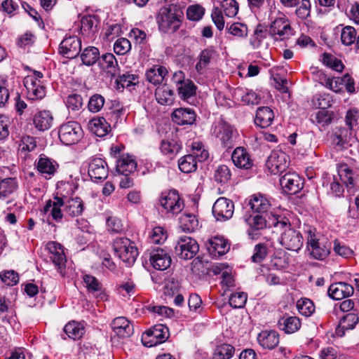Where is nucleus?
<instances>
[{
    "label": "nucleus",
    "mask_w": 359,
    "mask_h": 359,
    "mask_svg": "<svg viewBox=\"0 0 359 359\" xmlns=\"http://www.w3.org/2000/svg\"><path fill=\"white\" fill-rule=\"evenodd\" d=\"M156 100L160 104L170 105L175 100L174 92L167 85L158 86L155 90Z\"/></svg>",
    "instance_id": "obj_32"
},
{
    "label": "nucleus",
    "mask_w": 359,
    "mask_h": 359,
    "mask_svg": "<svg viewBox=\"0 0 359 359\" xmlns=\"http://www.w3.org/2000/svg\"><path fill=\"white\" fill-rule=\"evenodd\" d=\"M223 11L227 17H234L238 11V4L235 0H223L221 3Z\"/></svg>",
    "instance_id": "obj_58"
},
{
    "label": "nucleus",
    "mask_w": 359,
    "mask_h": 359,
    "mask_svg": "<svg viewBox=\"0 0 359 359\" xmlns=\"http://www.w3.org/2000/svg\"><path fill=\"white\" fill-rule=\"evenodd\" d=\"M199 249L197 242L191 237L182 236L177 241L175 250L176 255L183 259H191Z\"/></svg>",
    "instance_id": "obj_9"
},
{
    "label": "nucleus",
    "mask_w": 359,
    "mask_h": 359,
    "mask_svg": "<svg viewBox=\"0 0 359 359\" xmlns=\"http://www.w3.org/2000/svg\"><path fill=\"white\" fill-rule=\"evenodd\" d=\"M65 198V209L64 211L67 216L74 217L81 215L85 208L84 202L78 196L74 198Z\"/></svg>",
    "instance_id": "obj_26"
},
{
    "label": "nucleus",
    "mask_w": 359,
    "mask_h": 359,
    "mask_svg": "<svg viewBox=\"0 0 359 359\" xmlns=\"http://www.w3.org/2000/svg\"><path fill=\"white\" fill-rule=\"evenodd\" d=\"M269 32L276 40H284L292 35V29L283 14L271 22Z\"/></svg>",
    "instance_id": "obj_10"
},
{
    "label": "nucleus",
    "mask_w": 359,
    "mask_h": 359,
    "mask_svg": "<svg viewBox=\"0 0 359 359\" xmlns=\"http://www.w3.org/2000/svg\"><path fill=\"white\" fill-rule=\"evenodd\" d=\"M131 48L130 41L126 38H120L116 41L114 45V52L120 55L126 54Z\"/></svg>",
    "instance_id": "obj_61"
},
{
    "label": "nucleus",
    "mask_w": 359,
    "mask_h": 359,
    "mask_svg": "<svg viewBox=\"0 0 359 359\" xmlns=\"http://www.w3.org/2000/svg\"><path fill=\"white\" fill-rule=\"evenodd\" d=\"M106 163L103 158H93L89 163L88 172L91 178L95 180L105 179L107 176Z\"/></svg>",
    "instance_id": "obj_28"
},
{
    "label": "nucleus",
    "mask_w": 359,
    "mask_h": 359,
    "mask_svg": "<svg viewBox=\"0 0 359 359\" xmlns=\"http://www.w3.org/2000/svg\"><path fill=\"white\" fill-rule=\"evenodd\" d=\"M359 322V317L355 313H348L341 318L335 330V334L342 337L346 330H353Z\"/></svg>",
    "instance_id": "obj_23"
},
{
    "label": "nucleus",
    "mask_w": 359,
    "mask_h": 359,
    "mask_svg": "<svg viewBox=\"0 0 359 359\" xmlns=\"http://www.w3.org/2000/svg\"><path fill=\"white\" fill-rule=\"evenodd\" d=\"M191 154L183 157H209V151L201 142H194L190 145Z\"/></svg>",
    "instance_id": "obj_52"
},
{
    "label": "nucleus",
    "mask_w": 359,
    "mask_h": 359,
    "mask_svg": "<svg viewBox=\"0 0 359 359\" xmlns=\"http://www.w3.org/2000/svg\"><path fill=\"white\" fill-rule=\"evenodd\" d=\"M35 149H36V144L33 137L24 136L22 137L18 147L20 155L27 156L28 152L33 151Z\"/></svg>",
    "instance_id": "obj_48"
},
{
    "label": "nucleus",
    "mask_w": 359,
    "mask_h": 359,
    "mask_svg": "<svg viewBox=\"0 0 359 359\" xmlns=\"http://www.w3.org/2000/svg\"><path fill=\"white\" fill-rule=\"evenodd\" d=\"M297 308L299 313L306 317L311 316L315 312L313 302L308 298H301L297 302Z\"/></svg>",
    "instance_id": "obj_45"
},
{
    "label": "nucleus",
    "mask_w": 359,
    "mask_h": 359,
    "mask_svg": "<svg viewBox=\"0 0 359 359\" xmlns=\"http://www.w3.org/2000/svg\"><path fill=\"white\" fill-rule=\"evenodd\" d=\"M65 205V198L63 197L55 196L53 201L48 200L43 208V212L47 213L50 212L53 219L56 222H60L62 219L63 214L61 207Z\"/></svg>",
    "instance_id": "obj_25"
},
{
    "label": "nucleus",
    "mask_w": 359,
    "mask_h": 359,
    "mask_svg": "<svg viewBox=\"0 0 359 359\" xmlns=\"http://www.w3.org/2000/svg\"><path fill=\"white\" fill-rule=\"evenodd\" d=\"M35 127L41 131L48 130L53 125V116L48 110H42L34 116L33 118Z\"/></svg>",
    "instance_id": "obj_29"
},
{
    "label": "nucleus",
    "mask_w": 359,
    "mask_h": 359,
    "mask_svg": "<svg viewBox=\"0 0 359 359\" xmlns=\"http://www.w3.org/2000/svg\"><path fill=\"white\" fill-rule=\"evenodd\" d=\"M150 241L154 244H160L167 238V233L161 226H156L152 229L149 236Z\"/></svg>",
    "instance_id": "obj_62"
},
{
    "label": "nucleus",
    "mask_w": 359,
    "mask_h": 359,
    "mask_svg": "<svg viewBox=\"0 0 359 359\" xmlns=\"http://www.w3.org/2000/svg\"><path fill=\"white\" fill-rule=\"evenodd\" d=\"M83 279L88 292H98L102 290V284L95 277L86 274Z\"/></svg>",
    "instance_id": "obj_63"
},
{
    "label": "nucleus",
    "mask_w": 359,
    "mask_h": 359,
    "mask_svg": "<svg viewBox=\"0 0 359 359\" xmlns=\"http://www.w3.org/2000/svg\"><path fill=\"white\" fill-rule=\"evenodd\" d=\"M179 225L182 231L191 233L198 228V220L194 214L184 212L179 217Z\"/></svg>",
    "instance_id": "obj_31"
},
{
    "label": "nucleus",
    "mask_w": 359,
    "mask_h": 359,
    "mask_svg": "<svg viewBox=\"0 0 359 359\" xmlns=\"http://www.w3.org/2000/svg\"><path fill=\"white\" fill-rule=\"evenodd\" d=\"M99 56V50L94 46H89L83 50L81 58L84 65L90 66L97 62Z\"/></svg>",
    "instance_id": "obj_44"
},
{
    "label": "nucleus",
    "mask_w": 359,
    "mask_h": 359,
    "mask_svg": "<svg viewBox=\"0 0 359 359\" xmlns=\"http://www.w3.org/2000/svg\"><path fill=\"white\" fill-rule=\"evenodd\" d=\"M46 250L48 251L50 259L58 269L65 266L67 259L63 246L57 242L50 241L46 244Z\"/></svg>",
    "instance_id": "obj_17"
},
{
    "label": "nucleus",
    "mask_w": 359,
    "mask_h": 359,
    "mask_svg": "<svg viewBox=\"0 0 359 359\" xmlns=\"http://www.w3.org/2000/svg\"><path fill=\"white\" fill-rule=\"evenodd\" d=\"M43 74L39 71H34L33 75L25 78L24 85L27 89V95L29 100H38L43 98L46 93V86L42 80Z\"/></svg>",
    "instance_id": "obj_4"
},
{
    "label": "nucleus",
    "mask_w": 359,
    "mask_h": 359,
    "mask_svg": "<svg viewBox=\"0 0 359 359\" xmlns=\"http://www.w3.org/2000/svg\"><path fill=\"white\" fill-rule=\"evenodd\" d=\"M116 167L118 172L128 176L135 170L137 163L133 158H117Z\"/></svg>",
    "instance_id": "obj_42"
},
{
    "label": "nucleus",
    "mask_w": 359,
    "mask_h": 359,
    "mask_svg": "<svg viewBox=\"0 0 359 359\" xmlns=\"http://www.w3.org/2000/svg\"><path fill=\"white\" fill-rule=\"evenodd\" d=\"M169 336L168 327L164 325L158 324L142 334V341L145 346L152 347L165 342Z\"/></svg>",
    "instance_id": "obj_6"
},
{
    "label": "nucleus",
    "mask_w": 359,
    "mask_h": 359,
    "mask_svg": "<svg viewBox=\"0 0 359 359\" xmlns=\"http://www.w3.org/2000/svg\"><path fill=\"white\" fill-rule=\"evenodd\" d=\"M36 168L40 173L50 176L55 172L58 164L51 158H39Z\"/></svg>",
    "instance_id": "obj_40"
},
{
    "label": "nucleus",
    "mask_w": 359,
    "mask_h": 359,
    "mask_svg": "<svg viewBox=\"0 0 359 359\" xmlns=\"http://www.w3.org/2000/svg\"><path fill=\"white\" fill-rule=\"evenodd\" d=\"M182 8L177 4H169L161 7L156 15V22L160 31L167 33L175 32L183 18Z\"/></svg>",
    "instance_id": "obj_2"
},
{
    "label": "nucleus",
    "mask_w": 359,
    "mask_h": 359,
    "mask_svg": "<svg viewBox=\"0 0 359 359\" xmlns=\"http://www.w3.org/2000/svg\"><path fill=\"white\" fill-rule=\"evenodd\" d=\"M333 250L337 255L344 258H349L353 255V251L338 240L334 241Z\"/></svg>",
    "instance_id": "obj_64"
},
{
    "label": "nucleus",
    "mask_w": 359,
    "mask_h": 359,
    "mask_svg": "<svg viewBox=\"0 0 359 359\" xmlns=\"http://www.w3.org/2000/svg\"><path fill=\"white\" fill-rule=\"evenodd\" d=\"M265 165L271 174L277 175L285 171L289 166V163L286 158H267Z\"/></svg>",
    "instance_id": "obj_37"
},
{
    "label": "nucleus",
    "mask_w": 359,
    "mask_h": 359,
    "mask_svg": "<svg viewBox=\"0 0 359 359\" xmlns=\"http://www.w3.org/2000/svg\"><path fill=\"white\" fill-rule=\"evenodd\" d=\"M357 36L355 29L351 26H346L341 29V41L345 46H351L356 42Z\"/></svg>",
    "instance_id": "obj_50"
},
{
    "label": "nucleus",
    "mask_w": 359,
    "mask_h": 359,
    "mask_svg": "<svg viewBox=\"0 0 359 359\" xmlns=\"http://www.w3.org/2000/svg\"><path fill=\"white\" fill-rule=\"evenodd\" d=\"M301 326V320L297 316H290L287 313L278 320V328L288 334L297 332Z\"/></svg>",
    "instance_id": "obj_22"
},
{
    "label": "nucleus",
    "mask_w": 359,
    "mask_h": 359,
    "mask_svg": "<svg viewBox=\"0 0 359 359\" xmlns=\"http://www.w3.org/2000/svg\"><path fill=\"white\" fill-rule=\"evenodd\" d=\"M234 353V347L230 344H223L214 350L212 359H229Z\"/></svg>",
    "instance_id": "obj_46"
},
{
    "label": "nucleus",
    "mask_w": 359,
    "mask_h": 359,
    "mask_svg": "<svg viewBox=\"0 0 359 359\" xmlns=\"http://www.w3.org/2000/svg\"><path fill=\"white\" fill-rule=\"evenodd\" d=\"M269 225L284 229L281 233L279 243L286 250L298 252L304 244L302 233L291 227L288 218L283 215H272L269 218Z\"/></svg>",
    "instance_id": "obj_1"
},
{
    "label": "nucleus",
    "mask_w": 359,
    "mask_h": 359,
    "mask_svg": "<svg viewBox=\"0 0 359 359\" xmlns=\"http://www.w3.org/2000/svg\"><path fill=\"white\" fill-rule=\"evenodd\" d=\"M273 118V111L269 107H261L257 110L255 123L260 128H265L271 126Z\"/></svg>",
    "instance_id": "obj_30"
},
{
    "label": "nucleus",
    "mask_w": 359,
    "mask_h": 359,
    "mask_svg": "<svg viewBox=\"0 0 359 359\" xmlns=\"http://www.w3.org/2000/svg\"><path fill=\"white\" fill-rule=\"evenodd\" d=\"M280 184L287 194H297L304 186L303 180L295 172H287L280 179Z\"/></svg>",
    "instance_id": "obj_13"
},
{
    "label": "nucleus",
    "mask_w": 359,
    "mask_h": 359,
    "mask_svg": "<svg viewBox=\"0 0 359 359\" xmlns=\"http://www.w3.org/2000/svg\"><path fill=\"white\" fill-rule=\"evenodd\" d=\"M172 121L177 125H191L196 120V114L193 109L180 108L172 114Z\"/></svg>",
    "instance_id": "obj_27"
},
{
    "label": "nucleus",
    "mask_w": 359,
    "mask_h": 359,
    "mask_svg": "<svg viewBox=\"0 0 359 359\" xmlns=\"http://www.w3.org/2000/svg\"><path fill=\"white\" fill-rule=\"evenodd\" d=\"M257 339L264 349L272 350L278 346L280 335L276 330H264L258 334Z\"/></svg>",
    "instance_id": "obj_20"
},
{
    "label": "nucleus",
    "mask_w": 359,
    "mask_h": 359,
    "mask_svg": "<svg viewBox=\"0 0 359 359\" xmlns=\"http://www.w3.org/2000/svg\"><path fill=\"white\" fill-rule=\"evenodd\" d=\"M215 55L213 49L207 48L203 50L199 57V61L196 65V69L198 72H201L202 70L210 63L211 58Z\"/></svg>",
    "instance_id": "obj_53"
},
{
    "label": "nucleus",
    "mask_w": 359,
    "mask_h": 359,
    "mask_svg": "<svg viewBox=\"0 0 359 359\" xmlns=\"http://www.w3.org/2000/svg\"><path fill=\"white\" fill-rule=\"evenodd\" d=\"M268 255V248L264 243H258L255 246L253 255L251 257L252 262L255 263H261Z\"/></svg>",
    "instance_id": "obj_55"
},
{
    "label": "nucleus",
    "mask_w": 359,
    "mask_h": 359,
    "mask_svg": "<svg viewBox=\"0 0 359 359\" xmlns=\"http://www.w3.org/2000/svg\"><path fill=\"white\" fill-rule=\"evenodd\" d=\"M214 177L217 182L225 184L230 180L231 173L228 166L222 165L215 170Z\"/></svg>",
    "instance_id": "obj_54"
},
{
    "label": "nucleus",
    "mask_w": 359,
    "mask_h": 359,
    "mask_svg": "<svg viewBox=\"0 0 359 359\" xmlns=\"http://www.w3.org/2000/svg\"><path fill=\"white\" fill-rule=\"evenodd\" d=\"M206 248L213 257H219L226 254L230 249L228 241L219 236L210 238L206 243Z\"/></svg>",
    "instance_id": "obj_18"
},
{
    "label": "nucleus",
    "mask_w": 359,
    "mask_h": 359,
    "mask_svg": "<svg viewBox=\"0 0 359 359\" xmlns=\"http://www.w3.org/2000/svg\"><path fill=\"white\" fill-rule=\"evenodd\" d=\"M159 201L161 205L167 212L173 215L180 212L184 206V201L178 191L174 189L163 193Z\"/></svg>",
    "instance_id": "obj_8"
},
{
    "label": "nucleus",
    "mask_w": 359,
    "mask_h": 359,
    "mask_svg": "<svg viewBox=\"0 0 359 359\" xmlns=\"http://www.w3.org/2000/svg\"><path fill=\"white\" fill-rule=\"evenodd\" d=\"M196 88L191 80L187 79L185 83L177 87V92L180 98L186 100L196 95Z\"/></svg>",
    "instance_id": "obj_43"
},
{
    "label": "nucleus",
    "mask_w": 359,
    "mask_h": 359,
    "mask_svg": "<svg viewBox=\"0 0 359 359\" xmlns=\"http://www.w3.org/2000/svg\"><path fill=\"white\" fill-rule=\"evenodd\" d=\"M81 50V41L75 36L66 37L60 44V53L67 58H75Z\"/></svg>",
    "instance_id": "obj_14"
},
{
    "label": "nucleus",
    "mask_w": 359,
    "mask_h": 359,
    "mask_svg": "<svg viewBox=\"0 0 359 359\" xmlns=\"http://www.w3.org/2000/svg\"><path fill=\"white\" fill-rule=\"evenodd\" d=\"M18 188L16 178L7 177L0 180V198H6Z\"/></svg>",
    "instance_id": "obj_36"
},
{
    "label": "nucleus",
    "mask_w": 359,
    "mask_h": 359,
    "mask_svg": "<svg viewBox=\"0 0 359 359\" xmlns=\"http://www.w3.org/2000/svg\"><path fill=\"white\" fill-rule=\"evenodd\" d=\"M229 34L237 37H245L248 35V27L245 25L240 22H234L227 27Z\"/></svg>",
    "instance_id": "obj_60"
},
{
    "label": "nucleus",
    "mask_w": 359,
    "mask_h": 359,
    "mask_svg": "<svg viewBox=\"0 0 359 359\" xmlns=\"http://www.w3.org/2000/svg\"><path fill=\"white\" fill-rule=\"evenodd\" d=\"M354 137V133L346 128H337L331 136L332 144L336 150L346 149L348 142Z\"/></svg>",
    "instance_id": "obj_16"
},
{
    "label": "nucleus",
    "mask_w": 359,
    "mask_h": 359,
    "mask_svg": "<svg viewBox=\"0 0 359 359\" xmlns=\"http://www.w3.org/2000/svg\"><path fill=\"white\" fill-rule=\"evenodd\" d=\"M112 246L115 255L120 259L128 265L134 264L138 256V250L134 242L127 238H117L114 241Z\"/></svg>",
    "instance_id": "obj_3"
},
{
    "label": "nucleus",
    "mask_w": 359,
    "mask_h": 359,
    "mask_svg": "<svg viewBox=\"0 0 359 359\" xmlns=\"http://www.w3.org/2000/svg\"><path fill=\"white\" fill-rule=\"evenodd\" d=\"M151 265L156 270L164 271L168 269L172 263L170 254L162 248H155L150 252Z\"/></svg>",
    "instance_id": "obj_15"
},
{
    "label": "nucleus",
    "mask_w": 359,
    "mask_h": 359,
    "mask_svg": "<svg viewBox=\"0 0 359 359\" xmlns=\"http://www.w3.org/2000/svg\"><path fill=\"white\" fill-rule=\"evenodd\" d=\"M339 175L341 180L346 184L348 189H353L355 187V180L352 170L346 165H341L339 168Z\"/></svg>",
    "instance_id": "obj_47"
},
{
    "label": "nucleus",
    "mask_w": 359,
    "mask_h": 359,
    "mask_svg": "<svg viewBox=\"0 0 359 359\" xmlns=\"http://www.w3.org/2000/svg\"><path fill=\"white\" fill-rule=\"evenodd\" d=\"M322 62L325 66L338 72H342L344 68L341 60L329 53H323Z\"/></svg>",
    "instance_id": "obj_49"
},
{
    "label": "nucleus",
    "mask_w": 359,
    "mask_h": 359,
    "mask_svg": "<svg viewBox=\"0 0 359 359\" xmlns=\"http://www.w3.org/2000/svg\"><path fill=\"white\" fill-rule=\"evenodd\" d=\"M205 13V8L198 4L191 5L187 8V17L192 21L200 20Z\"/></svg>",
    "instance_id": "obj_57"
},
{
    "label": "nucleus",
    "mask_w": 359,
    "mask_h": 359,
    "mask_svg": "<svg viewBox=\"0 0 359 359\" xmlns=\"http://www.w3.org/2000/svg\"><path fill=\"white\" fill-rule=\"evenodd\" d=\"M248 299V295L245 292H238L231 294L229 297V304L234 309L243 308Z\"/></svg>",
    "instance_id": "obj_56"
},
{
    "label": "nucleus",
    "mask_w": 359,
    "mask_h": 359,
    "mask_svg": "<svg viewBox=\"0 0 359 359\" xmlns=\"http://www.w3.org/2000/svg\"><path fill=\"white\" fill-rule=\"evenodd\" d=\"M64 332L69 338L77 340L80 339L83 336L85 327L81 323L72 321L65 325Z\"/></svg>",
    "instance_id": "obj_35"
},
{
    "label": "nucleus",
    "mask_w": 359,
    "mask_h": 359,
    "mask_svg": "<svg viewBox=\"0 0 359 359\" xmlns=\"http://www.w3.org/2000/svg\"><path fill=\"white\" fill-rule=\"evenodd\" d=\"M180 170L184 173L194 172L197 169L196 158H180L178 161Z\"/></svg>",
    "instance_id": "obj_59"
},
{
    "label": "nucleus",
    "mask_w": 359,
    "mask_h": 359,
    "mask_svg": "<svg viewBox=\"0 0 359 359\" xmlns=\"http://www.w3.org/2000/svg\"><path fill=\"white\" fill-rule=\"evenodd\" d=\"M320 83L327 88L339 93L341 90V79L340 77H327L323 72L319 73Z\"/></svg>",
    "instance_id": "obj_41"
},
{
    "label": "nucleus",
    "mask_w": 359,
    "mask_h": 359,
    "mask_svg": "<svg viewBox=\"0 0 359 359\" xmlns=\"http://www.w3.org/2000/svg\"><path fill=\"white\" fill-rule=\"evenodd\" d=\"M251 209L257 212H266L271 206L269 200L260 194H254L249 201Z\"/></svg>",
    "instance_id": "obj_34"
},
{
    "label": "nucleus",
    "mask_w": 359,
    "mask_h": 359,
    "mask_svg": "<svg viewBox=\"0 0 359 359\" xmlns=\"http://www.w3.org/2000/svg\"><path fill=\"white\" fill-rule=\"evenodd\" d=\"M167 69L163 66H154L147 71V79L151 83L156 85L161 83L166 74Z\"/></svg>",
    "instance_id": "obj_39"
},
{
    "label": "nucleus",
    "mask_w": 359,
    "mask_h": 359,
    "mask_svg": "<svg viewBox=\"0 0 359 359\" xmlns=\"http://www.w3.org/2000/svg\"><path fill=\"white\" fill-rule=\"evenodd\" d=\"M267 222L263 215H255L250 222V229L248 230L249 236L253 238L255 235V231L261 230L266 226Z\"/></svg>",
    "instance_id": "obj_51"
},
{
    "label": "nucleus",
    "mask_w": 359,
    "mask_h": 359,
    "mask_svg": "<svg viewBox=\"0 0 359 359\" xmlns=\"http://www.w3.org/2000/svg\"><path fill=\"white\" fill-rule=\"evenodd\" d=\"M100 64L102 69L111 78H115L120 74L118 62L112 53L104 54Z\"/></svg>",
    "instance_id": "obj_24"
},
{
    "label": "nucleus",
    "mask_w": 359,
    "mask_h": 359,
    "mask_svg": "<svg viewBox=\"0 0 359 359\" xmlns=\"http://www.w3.org/2000/svg\"><path fill=\"white\" fill-rule=\"evenodd\" d=\"M213 133L217 138L219 139L222 145L227 148V154L224 153L225 156L229 154L228 150L232 147L233 136L234 130L231 126L227 123L220 120L217 122L214 126Z\"/></svg>",
    "instance_id": "obj_12"
},
{
    "label": "nucleus",
    "mask_w": 359,
    "mask_h": 359,
    "mask_svg": "<svg viewBox=\"0 0 359 359\" xmlns=\"http://www.w3.org/2000/svg\"><path fill=\"white\" fill-rule=\"evenodd\" d=\"M353 287L344 282H338L332 284L328 288V294L331 298L335 300H341L353 294Z\"/></svg>",
    "instance_id": "obj_21"
},
{
    "label": "nucleus",
    "mask_w": 359,
    "mask_h": 359,
    "mask_svg": "<svg viewBox=\"0 0 359 359\" xmlns=\"http://www.w3.org/2000/svg\"><path fill=\"white\" fill-rule=\"evenodd\" d=\"M90 128L98 137H104L110 131V126L103 117L92 119Z\"/></svg>",
    "instance_id": "obj_38"
},
{
    "label": "nucleus",
    "mask_w": 359,
    "mask_h": 359,
    "mask_svg": "<svg viewBox=\"0 0 359 359\" xmlns=\"http://www.w3.org/2000/svg\"><path fill=\"white\" fill-rule=\"evenodd\" d=\"M234 212L233 201L224 197L219 198L212 206V214L217 221H226Z\"/></svg>",
    "instance_id": "obj_11"
},
{
    "label": "nucleus",
    "mask_w": 359,
    "mask_h": 359,
    "mask_svg": "<svg viewBox=\"0 0 359 359\" xmlns=\"http://www.w3.org/2000/svg\"><path fill=\"white\" fill-rule=\"evenodd\" d=\"M100 23L99 18L96 15H88L81 19V29L83 34L91 37L97 32V26Z\"/></svg>",
    "instance_id": "obj_33"
},
{
    "label": "nucleus",
    "mask_w": 359,
    "mask_h": 359,
    "mask_svg": "<svg viewBox=\"0 0 359 359\" xmlns=\"http://www.w3.org/2000/svg\"><path fill=\"white\" fill-rule=\"evenodd\" d=\"M82 134L81 126L75 121H69L62 124L58 131L59 138L65 145L76 144L81 138Z\"/></svg>",
    "instance_id": "obj_7"
},
{
    "label": "nucleus",
    "mask_w": 359,
    "mask_h": 359,
    "mask_svg": "<svg viewBox=\"0 0 359 359\" xmlns=\"http://www.w3.org/2000/svg\"><path fill=\"white\" fill-rule=\"evenodd\" d=\"M111 325L115 334L120 338H128L134 332L133 325L131 322L123 316L114 318Z\"/></svg>",
    "instance_id": "obj_19"
},
{
    "label": "nucleus",
    "mask_w": 359,
    "mask_h": 359,
    "mask_svg": "<svg viewBox=\"0 0 359 359\" xmlns=\"http://www.w3.org/2000/svg\"><path fill=\"white\" fill-rule=\"evenodd\" d=\"M307 247L310 255L314 259L323 260L330 254L331 245L325 238H318L316 233L309 230L307 237Z\"/></svg>",
    "instance_id": "obj_5"
}]
</instances>
